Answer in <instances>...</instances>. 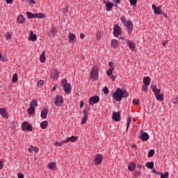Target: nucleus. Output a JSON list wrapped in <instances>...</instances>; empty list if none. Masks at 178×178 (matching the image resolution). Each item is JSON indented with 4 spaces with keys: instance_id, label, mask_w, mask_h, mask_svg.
Listing matches in <instances>:
<instances>
[{
    "instance_id": "obj_1",
    "label": "nucleus",
    "mask_w": 178,
    "mask_h": 178,
    "mask_svg": "<svg viewBox=\"0 0 178 178\" xmlns=\"http://www.w3.org/2000/svg\"><path fill=\"white\" fill-rule=\"evenodd\" d=\"M127 97H129V92H127V90H122L120 88H118L113 95V99H115V101H117V102H120L123 98H126Z\"/></svg>"
},
{
    "instance_id": "obj_2",
    "label": "nucleus",
    "mask_w": 178,
    "mask_h": 178,
    "mask_svg": "<svg viewBox=\"0 0 178 178\" xmlns=\"http://www.w3.org/2000/svg\"><path fill=\"white\" fill-rule=\"evenodd\" d=\"M26 15L28 16L29 19H45V17H47L44 14L40 13L33 14L31 12H26Z\"/></svg>"
},
{
    "instance_id": "obj_3",
    "label": "nucleus",
    "mask_w": 178,
    "mask_h": 178,
    "mask_svg": "<svg viewBox=\"0 0 178 178\" xmlns=\"http://www.w3.org/2000/svg\"><path fill=\"white\" fill-rule=\"evenodd\" d=\"M61 84L63 87V90H64L65 94H70V92H72V85H70V83H67V79H64L62 81Z\"/></svg>"
},
{
    "instance_id": "obj_4",
    "label": "nucleus",
    "mask_w": 178,
    "mask_h": 178,
    "mask_svg": "<svg viewBox=\"0 0 178 178\" xmlns=\"http://www.w3.org/2000/svg\"><path fill=\"white\" fill-rule=\"evenodd\" d=\"M99 71L98 70V67L95 66L92 69V72L90 74V79H95V80H97V79H98L99 77Z\"/></svg>"
},
{
    "instance_id": "obj_5",
    "label": "nucleus",
    "mask_w": 178,
    "mask_h": 178,
    "mask_svg": "<svg viewBox=\"0 0 178 178\" xmlns=\"http://www.w3.org/2000/svg\"><path fill=\"white\" fill-rule=\"evenodd\" d=\"M104 160V155L97 154L95 156V165H101L102 163V161Z\"/></svg>"
},
{
    "instance_id": "obj_6",
    "label": "nucleus",
    "mask_w": 178,
    "mask_h": 178,
    "mask_svg": "<svg viewBox=\"0 0 178 178\" xmlns=\"http://www.w3.org/2000/svg\"><path fill=\"white\" fill-rule=\"evenodd\" d=\"M113 35L114 37H119V35H122V28L118 25L114 26Z\"/></svg>"
},
{
    "instance_id": "obj_7",
    "label": "nucleus",
    "mask_w": 178,
    "mask_h": 178,
    "mask_svg": "<svg viewBox=\"0 0 178 178\" xmlns=\"http://www.w3.org/2000/svg\"><path fill=\"white\" fill-rule=\"evenodd\" d=\"M22 129L24 131H33V125L28 124L27 122H24L22 124Z\"/></svg>"
},
{
    "instance_id": "obj_8",
    "label": "nucleus",
    "mask_w": 178,
    "mask_h": 178,
    "mask_svg": "<svg viewBox=\"0 0 178 178\" xmlns=\"http://www.w3.org/2000/svg\"><path fill=\"white\" fill-rule=\"evenodd\" d=\"M63 102V97L61 95H56L54 98V104L56 106H60Z\"/></svg>"
},
{
    "instance_id": "obj_9",
    "label": "nucleus",
    "mask_w": 178,
    "mask_h": 178,
    "mask_svg": "<svg viewBox=\"0 0 178 178\" xmlns=\"http://www.w3.org/2000/svg\"><path fill=\"white\" fill-rule=\"evenodd\" d=\"M152 8L155 15H163V12L162 11V10H161V8H162V6L157 7L156 6H155V4H152Z\"/></svg>"
},
{
    "instance_id": "obj_10",
    "label": "nucleus",
    "mask_w": 178,
    "mask_h": 178,
    "mask_svg": "<svg viewBox=\"0 0 178 178\" xmlns=\"http://www.w3.org/2000/svg\"><path fill=\"white\" fill-rule=\"evenodd\" d=\"M99 102V97L95 95L90 98L89 104L94 105V104H98Z\"/></svg>"
},
{
    "instance_id": "obj_11",
    "label": "nucleus",
    "mask_w": 178,
    "mask_h": 178,
    "mask_svg": "<svg viewBox=\"0 0 178 178\" xmlns=\"http://www.w3.org/2000/svg\"><path fill=\"white\" fill-rule=\"evenodd\" d=\"M104 4L106 5V10L107 12H111L113 9V6H115V4L110 1H104Z\"/></svg>"
},
{
    "instance_id": "obj_12",
    "label": "nucleus",
    "mask_w": 178,
    "mask_h": 178,
    "mask_svg": "<svg viewBox=\"0 0 178 178\" xmlns=\"http://www.w3.org/2000/svg\"><path fill=\"white\" fill-rule=\"evenodd\" d=\"M139 138H141L142 141H148L149 135L146 132H142L139 134Z\"/></svg>"
},
{
    "instance_id": "obj_13",
    "label": "nucleus",
    "mask_w": 178,
    "mask_h": 178,
    "mask_svg": "<svg viewBox=\"0 0 178 178\" xmlns=\"http://www.w3.org/2000/svg\"><path fill=\"white\" fill-rule=\"evenodd\" d=\"M124 26L127 27L129 34H131V32L133 31V23H131V21H127Z\"/></svg>"
},
{
    "instance_id": "obj_14",
    "label": "nucleus",
    "mask_w": 178,
    "mask_h": 178,
    "mask_svg": "<svg viewBox=\"0 0 178 178\" xmlns=\"http://www.w3.org/2000/svg\"><path fill=\"white\" fill-rule=\"evenodd\" d=\"M113 120H114V122H120V113L113 111Z\"/></svg>"
},
{
    "instance_id": "obj_15",
    "label": "nucleus",
    "mask_w": 178,
    "mask_h": 178,
    "mask_svg": "<svg viewBox=\"0 0 178 178\" xmlns=\"http://www.w3.org/2000/svg\"><path fill=\"white\" fill-rule=\"evenodd\" d=\"M77 138H79V137L77 136H70L67 138L66 140H65V144H67V143H76V141H77Z\"/></svg>"
},
{
    "instance_id": "obj_16",
    "label": "nucleus",
    "mask_w": 178,
    "mask_h": 178,
    "mask_svg": "<svg viewBox=\"0 0 178 178\" xmlns=\"http://www.w3.org/2000/svg\"><path fill=\"white\" fill-rule=\"evenodd\" d=\"M112 48H118L119 47V41L116 39H113L111 42Z\"/></svg>"
},
{
    "instance_id": "obj_17",
    "label": "nucleus",
    "mask_w": 178,
    "mask_h": 178,
    "mask_svg": "<svg viewBox=\"0 0 178 178\" xmlns=\"http://www.w3.org/2000/svg\"><path fill=\"white\" fill-rule=\"evenodd\" d=\"M40 116L42 119H47V116H48V110L42 109L41 111Z\"/></svg>"
},
{
    "instance_id": "obj_18",
    "label": "nucleus",
    "mask_w": 178,
    "mask_h": 178,
    "mask_svg": "<svg viewBox=\"0 0 178 178\" xmlns=\"http://www.w3.org/2000/svg\"><path fill=\"white\" fill-rule=\"evenodd\" d=\"M68 38L70 40V42H71V44H74V41H76V35L74 33H70Z\"/></svg>"
},
{
    "instance_id": "obj_19",
    "label": "nucleus",
    "mask_w": 178,
    "mask_h": 178,
    "mask_svg": "<svg viewBox=\"0 0 178 178\" xmlns=\"http://www.w3.org/2000/svg\"><path fill=\"white\" fill-rule=\"evenodd\" d=\"M26 21V19L22 15H19L17 17V22L19 23V24H23L24 22Z\"/></svg>"
},
{
    "instance_id": "obj_20",
    "label": "nucleus",
    "mask_w": 178,
    "mask_h": 178,
    "mask_svg": "<svg viewBox=\"0 0 178 178\" xmlns=\"http://www.w3.org/2000/svg\"><path fill=\"white\" fill-rule=\"evenodd\" d=\"M127 44L129 49H131V51H136V44L130 41H128Z\"/></svg>"
},
{
    "instance_id": "obj_21",
    "label": "nucleus",
    "mask_w": 178,
    "mask_h": 178,
    "mask_svg": "<svg viewBox=\"0 0 178 178\" xmlns=\"http://www.w3.org/2000/svg\"><path fill=\"white\" fill-rule=\"evenodd\" d=\"M0 115L3 116V118H8V112L6 111V108H0Z\"/></svg>"
},
{
    "instance_id": "obj_22",
    "label": "nucleus",
    "mask_w": 178,
    "mask_h": 178,
    "mask_svg": "<svg viewBox=\"0 0 178 178\" xmlns=\"http://www.w3.org/2000/svg\"><path fill=\"white\" fill-rule=\"evenodd\" d=\"M29 40L31 41H35L37 40V35L34 34L33 31H31L30 32Z\"/></svg>"
},
{
    "instance_id": "obj_23",
    "label": "nucleus",
    "mask_w": 178,
    "mask_h": 178,
    "mask_svg": "<svg viewBox=\"0 0 178 178\" xmlns=\"http://www.w3.org/2000/svg\"><path fill=\"white\" fill-rule=\"evenodd\" d=\"M47 168H49V169H51V170H55L56 169V164L54 162H50L49 163Z\"/></svg>"
},
{
    "instance_id": "obj_24",
    "label": "nucleus",
    "mask_w": 178,
    "mask_h": 178,
    "mask_svg": "<svg viewBox=\"0 0 178 178\" xmlns=\"http://www.w3.org/2000/svg\"><path fill=\"white\" fill-rule=\"evenodd\" d=\"M40 60L41 63H44L47 60V57H45V51H43L40 56Z\"/></svg>"
},
{
    "instance_id": "obj_25",
    "label": "nucleus",
    "mask_w": 178,
    "mask_h": 178,
    "mask_svg": "<svg viewBox=\"0 0 178 178\" xmlns=\"http://www.w3.org/2000/svg\"><path fill=\"white\" fill-rule=\"evenodd\" d=\"M143 83L145 86H149L151 84V79L149 76H146L143 79Z\"/></svg>"
},
{
    "instance_id": "obj_26",
    "label": "nucleus",
    "mask_w": 178,
    "mask_h": 178,
    "mask_svg": "<svg viewBox=\"0 0 178 178\" xmlns=\"http://www.w3.org/2000/svg\"><path fill=\"white\" fill-rule=\"evenodd\" d=\"M151 88H152L153 92H154L155 95H157L158 94H160V92H161V89H158V88H156V86H152Z\"/></svg>"
},
{
    "instance_id": "obj_27",
    "label": "nucleus",
    "mask_w": 178,
    "mask_h": 178,
    "mask_svg": "<svg viewBox=\"0 0 178 178\" xmlns=\"http://www.w3.org/2000/svg\"><path fill=\"white\" fill-rule=\"evenodd\" d=\"M128 169L130 170V172H133L134 169H136V163H131L128 165Z\"/></svg>"
},
{
    "instance_id": "obj_28",
    "label": "nucleus",
    "mask_w": 178,
    "mask_h": 178,
    "mask_svg": "<svg viewBox=\"0 0 178 178\" xmlns=\"http://www.w3.org/2000/svg\"><path fill=\"white\" fill-rule=\"evenodd\" d=\"M155 97L157 101H163V94L159 93L156 95Z\"/></svg>"
},
{
    "instance_id": "obj_29",
    "label": "nucleus",
    "mask_w": 178,
    "mask_h": 178,
    "mask_svg": "<svg viewBox=\"0 0 178 178\" xmlns=\"http://www.w3.org/2000/svg\"><path fill=\"white\" fill-rule=\"evenodd\" d=\"M27 112L29 115H33V113L35 112V108L33 106H31L27 109Z\"/></svg>"
},
{
    "instance_id": "obj_30",
    "label": "nucleus",
    "mask_w": 178,
    "mask_h": 178,
    "mask_svg": "<svg viewBox=\"0 0 178 178\" xmlns=\"http://www.w3.org/2000/svg\"><path fill=\"white\" fill-rule=\"evenodd\" d=\"M30 105H31V106H32V108H37V106H38V103L37 102V100L33 99L31 102Z\"/></svg>"
},
{
    "instance_id": "obj_31",
    "label": "nucleus",
    "mask_w": 178,
    "mask_h": 178,
    "mask_svg": "<svg viewBox=\"0 0 178 178\" xmlns=\"http://www.w3.org/2000/svg\"><path fill=\"white\" fill-rule=\"evenodd\" d=\"M40 127L41 129H45L46 127H48V122L43 121L40 123Z\"/></svg>"
},
{
    "instance_id": "obj_32",
    "label": "nucleus",
    "mask_w": 178,
    "mask_h": 178,
    "mask_svg": "<svg viewBox=\"0 0 178 178\" xmlns=\"http://www.w3.org/2000/svg\"><path fill=\"white\" fill-rule=\"evenodd\" d=\"M63 144H66L65 140H63L61 142H58V141L55 142L56 147H62Z\"/></svg>"
},
{
    "instance_id": "obj_33",
    "label": "nucleus",
    "mask_w": 178,
    "mask_h": 178,
    "mask_svg": "<svg viewBox=\"0 0 178 178\" xmlns=\"http://www.w3.org/2000/svg\"><path fill=\"white\" fill-rule=\"evenodd\" d=\"M146 168H148V169H154V162L147 163Z\"/></svg>"
},
{
    "instance_id": "obj_34",
    "label": "nucleus",
    "mask_w": 178,
    "mask_h": 178,
    "mask_svg": "<svg viewBox=\"0 0 178 178\" xmlns=\"http://www.w3.org/2000/svg\"><path fill=\"white\" fill-rule=\"evenodd\" d=\"M56 29H55V27H52L51 28V30L49 31V35H54V34H56Z\"/></svg>"
},
{
    "instance_id": "obj_35",
    "label": "nucleus",
    "mask_w": 178,
    "mask_h": 178,
    "mask_svg": "<svg viewBox=\"0 0 178 178\" xmlns=\"http://www.w3.org/2000/svg\"><path fill=\"white\" fill-rule=\"evenodd\" d=\"M153 155H155V151L154 149L149 150L147 154L148 158H152Z\"/></svg>"
},
{
    "instance_id": "obj_36",
    "label": "nucleus",
    "mask_w": 178,
    "mask_h": 178,
    "mask_svg": "<svg viewBox=\"0 0 178 178\" xmlns=\"http://www.w3.org/2000/svg\"><path fill=\"white\" fill-rule=\"evenodd\" d=\"M96 35H97V38L98 40H101V38H102V35H104V34L102 33V31H99L97 32Z\"/></svg>"
},
{
    "instance_id": "obj_37",
    "label": "nucleus",
    "mask_w": 178,
    "mask_h": 178,
    "mask_svg": "<svg viewBox=\"0 0 178 178\" xmlns=\"http://www.w3.org/2000/svg\"><path fill=\"white\" fill-rule=\"evenodd\" d=\"M160 177L161 178H168L169 177V172H165L164 174L161 173Z\"/></svg>"
},
{
    "instance_id": "obj_38",
    "label": "nucleus",
    "mask_w": 178,
    "mask_h": 178,
    "mask_svg": "<svg viewBox=\"0 0 178 178\" xmlns=\"http://www.w3.org/2000/svg\"><path fill=\"white\" fill-rule=\"evenodd\" d=\"M113 69L112 68H109L107 71H106V74L107 76H108V77H111V75L112 74V73H113Z\"/></svg>"
},
{
    "instance_id": "obj_39",
    "label": "nucleus",
    "mask_w": 178,
    "mask_h": 178,
    "mask_svg": "<svg viewBox=\"0 0 178 178\" xmlns=\"http://www.w3.org/2000/svg\"><path fill=\"white\" fill-rule=\"evenodd\" d=\"M120 20H121L122 24H124V26H126V24L127 23V22L126 21V17H124V16L121 17Z\"/></svg>"
},
{
    "instance_id": "obj_40",
    "label": "nucleus",
    "mask_w": 178,
    "mask_h": 178,
    "mask_svg": "<svg viewBox=\"0 0 178 178\" xmlns=\"http://www.w3.org/2000/svg\"><path fill=\"white\" fill-rule=\"evenodd\" d=\"M88 118V115H84L83 118H82L81 124H85V123L87 122V119Z\"/></svg>"
},
{
    "instance_id": "obj_41",
    "label": "nucleus",
    "mask_w": 178,
    "mask_h": 178,
    "mask_svg": "<svg viewBox=\"0 0 178 178\" xmlns=\"http://www.w3.org/2000/svg\"><path fill=\"white\" fill-rule=\"evenodd\" d=\"M12 81H13V83H17V74H15L13 76Z\"/></svg>"
},
{
    "instance_id": "obj_42",
    "label": "nucleus",
    "mask_w": 178,
    "mask_h": 178,
    "mask_svg": "<svg viewBox=\"0 0 178 178\" xmlns=\"http://www.w3.org/2000/svg\"><path fill=\"white\" fill-rule=\"evenodd\" d=\"M138 0H129L131 6H136Z\"/></svg>"
},
{
    "instance_id": "obj_43",
    "label": "nucleus",
    "mask_w": 178,
    "mask_h": 178,
    "mask_svg": "<svg viewBox=\"0 0 178 178\" xmlns=\"http://www.w3.org/2000/svg\"><path fill=\"white\" fill-rule=\"evenodd\" d=\"M142 91H144V92H147V91H148V85H143Z\"/></svg>"
},
{
    "instance_id": "obj_44",
    "label": "nucleus",
    "mask_w": 178,
    "mask_h": 178,
    "mask_svg": "<svg viewBox=\"0 0 178 178\" xmlns=\"http://www.w3.org/2000/svg\"><path fill=\"white\" fill-rule=\"evenodd\" d=\"M88 111H90V108L86 107L85 110L83 111L84 116H88Z\"/></svg>"
},
{
    "instance_id": "obj_45",
    "label": "nucleus",
    "mask_w": 178,
    "mask_h": 178,
    "mask_svg": "<svg viewBox=\"0 0 178 178\" xmlns=\"http://www.w3.org/2000/svg\"><path fill=\"white\" fill-rule=\"evenodd\" d=\"M133 104H134V105H136V106L140 105V99H133Z\"/></svg>"
},
{
    "instance_id": "obj_46",
    "label": "nucleus",
    "mask_w": 178,
    "mask_h": 178,
    "mask_svg": "<svg viewBox=\"0 0 178 178\" xmlns=\"http://www.w3.org/2000/svg\"><path fill=\"white\" fill-rule=\"evenodd\" d=\"M44 80L38 81V84H37L38 87H41L42 86L44 85Z\"/></svg>"
},
{
    "instance_id": "obj_47",
    "label": "nucleus",
    "mask_w": 178,
    "mask_h": 178,
    "mask_svg": "<svg viewBox=\"0 0 178 178\" xmlns=\"http://www.w3.org/2000/svg\"><path fill=\"white\" fill-rule=\"evenodd\" d=\"M102 91L104 92V94H108L109 93V89H108V87L105 86L103 89Z\"/></svg>"
},
{
    "instance_id": "obj_48",
    "label": "nucleus",
    "mask_w": 178,
    "mask_h": 178,
    "mask_svg": "<svg viewBox=\"0 0 178 178\" xmlns=\"http://www.w3.org/2000/svg\"><path fill=\"white\" fill-rule=\"evenodd\" d=\"M5 37L6 40H10V38H12V34L10 33H7Z\"/></svg>"
},
{
    "instance_id": "obj_49",
    "label": "nucleus",
    "mask_w": 178,
    "mask_h": 178,
    "mask_svg": "<svg viewBox=\"0 0 178 178\" xmlns=\"http://www.w3.org/2000/svg\"><path fill=\"white\" fill-rule=\"evenodd\" d=\"M131 117H129L127 120V131L129 129V126H130V122H131Z\"/></svg>"
},
{
    "instance_id": "obj_50",
    "label": "nucleus",
    "mask_w": 178,
    "mask_h": 178,
    "mask_svg": "<svg viewBox=\"0 0 178 178\" xmlns=\"http://www.w3.org/2000/svg\"><path fill=\"white\" fill-rule=\"evenodd\" d=\"M108 66H110V69H113V70H115V66L113 65V62L110 61V62L108 63Z\"/></svg>"
},
{
    "instance_id": "obj_51",
    "label": "nucleus",
    "mask_w": 178,
    "mask_h": 178,
    "mask_svg": "<svg viewBox=\"0 0 178 178\" xmlns=\"http://www.w3.org/2000/svg\"><path fill=\"white\" fill-rule=\"evenodd\" d=\"M140 171L136 170L134 172L135 177H138V176H140Z\"/></svg>"
},
{
    "instance_id": "obj_52",
    "label": "nucleus",
    "mask_w": 178,
    "mask_h": 178,
    "mask_svg": "<svg viewBox=\"0 0 178 178\" xmlns=\"http://www.w3.org/2000/svg\"><path fill=\"white\" fill-rule=\"evenodd\" d=\"M0 60H1L2 62H8V59L5 58V56H2L0 58Z\"/></svg>"
},
{
    "instance_id": "obj_53",
    "label": "nucleus",
    "mask_w": 178,
    "mask_h": 178,
    "mask_svg": "<svg viewBox=\"0 0 178 178\" xmlns=\"http://www.w3.org/2000/svg\"><path fill=\"white\" fill-rule=\"evenodd\" d=\"M137 168H138L139 169H141L143 168V165L141 164V163L138 162L136 164Z\"/></svg>"
},
{
    "instance_id": "obj_54",
    "label": "nucleus",
    "mask_w": 178,
    "mask_h": 178,
    "mask_svg": "<svg viewBox=\"0 0 178 178\" xmlns=\"http://www.w3.org/2000/svg\"><path fill=\"white\" fill-rule=\"evenodd\" d=\"M32 149H33L34 152H35V154H37V152H38V148L33 147H32Z\"/></svg>"
},
{
    "instance_id": "obj_55",
    "label": "nucleus",
    "mask_w": 178,
    "mask_h": 178,
    "mask_svg": "<svg viewBox=\"0 0 178 178\" xmlns=\"http://www.w3.org/2000/svg\"><path fill=\"white\" fill-rule=\"evenodd\" d=\"M152 173H155L156 175H158L159 173V171H156V169L155 168H153L152 169Z\"/></svg>"
},
{
    "instance_id": "obj_56",
    "label": "nucleus",
    "mask_w": 178,
    "mask_h": 178,
    "mask_svg": "<svg viewBox=\"0 0 178 178\" xmlns=\"http://www.w3.org/2000/svg\"><path fill=\"white\" fill-rule=\"evenodd\" d=\"M28 1H29V3H30V5H31V3L32 4L35 3V1L34 0H28Z\"/></svg>"
},
{
    "instance_id": "obj_57",
    "label": "nucleus",
    "mask_w": 178,
    "mask_h": 178,
    "mask_svg": "<svg viewBox=\"0 0 178 178\" xmlns=\"http://www.w3.org/2000/svg\"><path fill=\"white\" fill-rule=\"evenodd\" d=\"M110 77L113 81H115V79H116V76H115V75H111L110 76Z\"/></svg>"
},
{
    "instance_id": "obj_58",
    "label": "nucleus",
    "mask_w": 178,
    "mask_h": 178,
    "mask_svg": "<svg viewBox=\"0 0 178 178\" xmlns=\"http://www.w3.org/2000/svg\"><path fill=\"white\" fill-rule=\"evenodd\" d=\"M83 106H84V102L83 101H81V102H80V108H83Z\"/></svg>"
},
{
    "instance_id": "obj_59",
    "label": "nucleus",
    "mask_w": 178,
    "mask_h": 178,
    "mask_svg": "<svg viewBox=\"0 0 178 178\" xmlns=\"http://www.w3.org/2000/svg\"><path fill=\"white\" fill-rule=\"evenodd\" d=\"M18 178H24V175H23V174H18Z\"/></svg>"
},
{
    "instance_id": "obj_60",
    "label": "nucleus",
    "mask_w": 178,
    "mask_h": 178,
    "mask_svg": "<svg viewBox=\"0 0 178 178\" xmlns=\"http://www.w3.org/2000/svg\"><path fill=\"white\" fill-rule=\"evenodd\" d=\"M166 44H168V42H166V41H163V42H162V45H163V47H165Z\"/></svg>"
},
{
    "instance_id": "obj_61",
    "label": "nucleus",
    "mask_w": 178,
    "mask_h": 178,
    "mask_svg": "<svg viewBox=\"0 0 178 178\" xmlns=\"http://www.w3.org/2000/svg\"><path fill=\"white\" fill-rule=\"evenodd\" d=\"M178 103V95L175 97V101H174V104Z\"/></svg>"
},
{
    "instance_id": "obj_62",
    "label": "nucleus",
    "mask_w": 178,
    "mask_h": 178,
    "mask_svg": "<svg viewBox=\"0 0 178 178\" xmlns=\"http://www.w3.org/2000/svg\"><path fill=\"white\" fill-rule=\"evenodd\" d=\"M6 3H12L13 2V0H6Z\"/></svg>"
},
{
    "instance_id": "obj_63",
    "label": "nucleus",
    "mask_w": 178,
    "mask_h": 178,
    "mask_svg": "<svg viewBox=\"0 0 178 178\" xmlns=\"http://www.w3.org/2000/svg\"><path fill=\"white\" fill-rule=\"evenodd\" d=\"M115 3H117V5H120V0H114Z\"/></svg>"
},
{
    "instance_id": "obj_64",
    "label": "nucleus",
    "mask_w": 178,
    "mask_h": 178,
    "mask_svg": "<svg viewBox=\"0 0 178 178\" xmlns=\"http://www.w3.org/2000/svg\"><path fill=\"white\" fill-rule=\"evenodd\" d=\"M84 37H85L84 33L80 34V38H84Z\"/></svg>"
}]
</instances>
